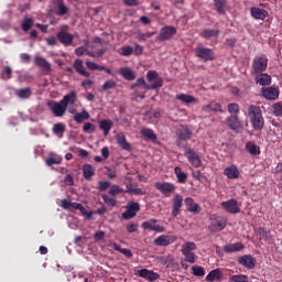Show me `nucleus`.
<instances>
[{
  "instance_id": "nucleus-1",
  "label": "nucleus",
  "mask_w": 282,
  "mask_h": 282,
  "mask_svg": "<svg viewBox=\"0 0 282 282\" xmlns=\"http://www.w3.org/2000/svg\"><path fill=\"white\" fill-rule=\"evenodd\" d=\"M75 104L76 91H70L66 94L59 101L48 100L47 107L55 118H63L65 116V111H67V107Z\"/></svg>"
},
{
  "instance_id": "nucleus-2",
  "label": "nucleus",
  "mask_w": 282,
  "mask_h": 282,
  "mask_svg": "<svg viewBox=\"0 0 282 282\" xmlns=\"http://www.w3.org/2000/svg\"><path fill=\"white\" fill-rule=\"evenodd\" d=\"M147 80L151 83V85H148ZM147 80L144 78H138L134 87H144V89H159L164 85V79L158 75L155 70H149L147 73Z\"/></svg>"
},
{
  "instance_id": "nucleus-3",
  "label": "nucleus",
  "mask_w": 282,
  "mask_h": 282,
  "mask_svg": "<svg viewBox=\"0 0 282 282\" xmlns=\"http://www.w3.org/2000/svg\"><path fill=\"white\" fill-rule=\"evenodd\" d=\"M248 117L256 131L263 129V124H265V121L263 120V113L261 112L260 107L254 105L249 106Z\"/></svg>"
},
{
  "instance_id": "nucleus-4",
  "label": "nucleus",
  "mask_w": 282,
  "mask_h": 282,
  "mask_svg": "<svg viewBox=\"0 0 282 282\" xmlns=\"http://www.w3.org/2000/svg\"><path fill=\"white\" fill-rule=\"evenodd\" d=\"M268 69V57L257 56L252 61L251 65V76H257L258 74H263Z\"/></svg>"
},
{
  "instance_id": "nucleus-5",
  "label": "nucleus",
  "mask_w": 282,
  "mask_h": 282,
  "mask_svg": "<svg viewBox=\"0 0 282 282\" xmlns=\"http://www.w3.org/2000/svg\"><path fill=\"white\" fill-rule=\"evenodd\" d=\"M209 220L212 224L209 225L210 232H220L226 228V224H228V219L224 216H217V214H212L209 216Z\"/></svg>"
},
{
  "instance_id": "nucleus-6",
  "label": "nucleus",
  "mask_w": 282,
  "mask_h": 282,
  "mask_svg": "<svg viewBox=\"0 0 282 282\" xmlns=\"http://www.w3.org/2000/svg\"><path fill=\"white\" fill-rule=\"evenodd\" d=\"M195 56L196 58H199L200 61H204L205 63L208 61L215 59V53L210 48H206L204 46H197L195 50Z\"/></svg>"
},
{
  "instance_id": "nucleus-7",
  "label": "nucleus",
  "mask_w": 282,
  "mask_h": 282,
  "mask_svg": "<svg viewBox=\"0 0 282 282\" xmlns=\"http://www.w3.org/2000/svg\"><path fill=\"white\" fill-rule=\"evenodd\" d=\"M177 34V29L175 26L166 25L163 26L160 31V34L156 36V41L164 42L171 41L173 36Z\"/></svg>"
},
{
  "instance_id": "nucleus-8",
  "label": "nucleus",
  "mask_w": 282,
  "mask_h": 282,
  "mask_svg": "<svg viewBox=\"0 0 282 282\" xmlns=\"http://www.w3.org/2000/svg\"><path fill=\"white\" fill-rule=\"evenodd\" d=\"M184 151L192 166H194L195 169H199V166H202V158H199V154H197V152H195L191 148H185Z\"/></svg>"
},
{
  "instance_id": "nucleus-9",
  "label": "nucleus",
  "mask_w": 282,
  "mask_h": 282,
  "mask_svg": "<svg viewBox=\"0 0 282 282\" xmlns=\"http://www.w3.org/2000/svg\"><path fill=\"white\" fill-rule=\"evenodd\" d=\"M65 30H67V26H63L62 31L57 33V41H59V43L65 47H69V45L74 43V35L66 32Z\"/></svg>"
},
{
  "instance_id": "nucleus-10",
  "label": "nucleus",
  "mask_w": 282,
  "mask_h": 282,
  "mask_svg": "<svg viewBox=\"0 0 282 282\" xmlns=\"http://www.w3.org/2000/svg\"><path fill=\"white\" fill-rule=\"evenodd\" d=\"M138 210H140V204L130 202L127 206L126 212L122 213V218L123 219H133L135 215L138 214Z\"/></svg>"
},
{
  "instance_id": "nucleus-11",
  "label": "nucleus",
  "mask_w": 282,
  "mask_h": 282,
  "mask_svg": "<svg viewBox=\"0 0 282 282\" xmlns=\"http://www.w3.org/2000/svg\"><path fill=\"white\" fill-rule=\"evenodd\" d=\"M155 224H158V219L151 218L150 220L143 221L141 228L143 230H153L154 232H164L166 230L163 226Z\"/></svg>"
},
{
  "instance_id": "nucleus-12",
  "label": "nucleus",
  "mask_w": 282,
  "mask_h": 282,
  "mask_svg": "<svg viewBox=\"0 0 282 282\" xmlns=\"http://www.w3.org/2000/svg\"><path fill=\"white\" fill-rule=\"evenodd\" d=\"M177 238L175 236L161 235L154 239V246L166 247L171 246V243H175Z\"/></svg>"
},
{
  "instance_id": "nucleus-13",
  "label": "nucleus",
  "mask_w": 282,
  "mask_h": 282,
  "mask_svg": "<svg viewBox=\"0 0 282 282\" xmlns=\"http://www.w3.org/2000/svg\"><path fill=\"white\" fill-rule=\"evenodd\" d=\"M223 208L227 210V213H231L232 215H236L237 213H241V208H239V205L237 203V199H229L221 203Z\"/></svg>"
},
{
  "instance_id": "nucleus-14",
  "label": "nucleus",
  "mask_w": 282,
  "mask_h": 282,
  "mask_svg": "<svg viewBox=\"0 0 282 282\" xmlns=\"http://www.w3.org/2000/svg\"><path fill=\"white\" fill-rule=\"evenodd\" d=\"M155 188L162 193V195H171V193H175V184L164 182V183H155Z\"/></svg>"
},
{
  "instance_id": "nucleus-15",
  "label": "nucleus",
  "mask_w": 282,
  "mask_h": 282,
  "mask_svg": "<svg viewBox=\"0 0 282 282\" xmlns=\"http://www.w3.org/2000/svg\"><path fill=\"white\" fill-rule=\"evenodd\" d=\"M184 204V197L180 194H175L173 197V205H172V216L177 217L180 215V210H182V206Z\"/></svg>"
},
{
  "instance_id": "nucleus-16",
  "label": "nucleus",
  "mask_w": 282,
  "mask_h": 282,
  "mask_svg": "<svg viewBox=\"0 0 282 282\" xmlns=\"http://www.w3.org/2000/svg\"><path fill=\"white\" fill-rule=\"evenodd\" d=\"M202 111L205 113H221L224 112V109H221V105L219 102L210 101L202 107Z\"/></svg>"
},
{
  "instance_id": "nucleus-17",
  "label": "nucleus",
  "mask_w": 282,
  "mask_h": 282,
  "mask_svg": "<svg viewBox=\"0 0 282 282\" xmlns=\"http://www.w3.org/2000/svg\"><path fill=\"white\" fill-rule=\"evenodd\" d=\"M176 135H177L178 140L186 141V140H191V138H193V132L186 126H178L176 129Z\"/></svg>"
},
{
  "instance_id": "nucleus-18",
  "label": "nucleus",
  "mask_w": 282,
  "mask_h": 282,
  "mask_svg": "<svg viewBox=\"0 0 282 282\" xmlns=\"http://www.w3.org/2000/svg\"><path fill=\"white\" fill-rule=\"evenodd\" d=\"M238 263L240 265H243V268H247L248 270H252L257 263L254 258L252 256H241L238 258Z\"/></svg>"
},
{
  "instance_id": "nucleus-19",
  "label": "nucleus",
  "mask_w": 282,
  "mask_h": 282,
  "mask_svg": "<svg viewBox=\"0 0 282 282\" xmlns=\"http://www.w3.org/2000/svg\"><path fill=\"white\" fill-rule=\"evenodd\" d=\"M245 249L246 246L241 242L228 243L223 247L224 252H227V254H230L232 252H241V250Z\"/></svg>"
},
{
  "instance_id": "nucleus-20",
  "label": "nucleus",
  "mask_w": 282,
  "mask_h": 282,
  "mask_svg": "<svg viewBox=\"0 0 282 282\" xmlns=\"http://www.w3.org/2000/svg\"><path fill=\"white\" fill-rule=\"evenodd\" d=\"M262 97L267 100H276L279 98V90L274 87L262 88Z\"/></svg>"
},
{
  "instance_id": "nucleus-21",
  "label": "nucleus",
  "mask_w": 282,
  "mask_h": 282,
  "mask_svg": "<svg viewBox=\"0 0 282 282\" xmlns=\"http://www.w3.org/2000/svg\"><path fill=\"white\" fill-rule=\"evenodd\" d=\"M254 80L257 85H261L262 87H267L272 84V77L265 73L256 75Z\"/></svg>"
},
{
  "instance_id": "nucleus-22",
  "label": "nucleus",
  "mask_w": 282,
  "mask_h": 282,
  "mask_svg": "<svg viewBox=\"0 0 282 282\" xmlns=\"http://www.w3.org/2000/svg\"><path fill=\"white\" fill-rule=\"evenodd\" d=\"M116 140L123 151H131V143L127 141V137H124V133L118 132L116 134Z\"/></svg>"
},
{
  "instance_id": "nucleus-23",
  "label": "nucleus",
  "mask_w": 282,
  "mask_h": 282,
  "mask_svg": "<svg viewBox=\"0 0 282 282\" xmlns=\"http://www.w3.org/2000/svg\"><path fill=\"white\" fill-rule=\"evenodd\" d=\"M227 126L229 129L232 131H239L241 129L242 124L241 121L239 120V117L237 116H230L226 119Z\"/></svg>"
},
{
  "instance_id": "nucleus-24",
  "label": "nucleus",
  "mask_w": 282,
  "mask_h": 282,
  "mask_svg": "<svg viewBox=\"0 0 282 282\" xmlns=\"http://www.w3.org/2000/svg\"><path fill=\"white\" fill-rule=\"evenodd\" d=\"M250 14L253 19L263 21L265 20V17H268V11L258 7H252L250 9Z\"/></svg>"
},
{
  "instance_id": "nucleus-25",
  "label": "nucleus",
  "mask_w": 282,
  "mask_h": 282,
  "mask_svg": "<svg viewBox=\"0 0 282 282\" xmlns=\"http://www.w3.org/2000/svg\"><path fill=\"white\" fill-rule=\"evenodd\" d=\"M185 205L188 213H202V206L199 204L195 203V200L191 197L185 198Z\"/></svg>"
},
{
  "instance_id": "nucleus-26",
  "label": "nucleus",
  "mask_w": 282,
  "mask_h": 282,
  "mask_svg": "<svg viewBox=\"0 0 282 282\" xmlns=\"http://www.w3.org/2000/svg\"><path fill=\"white\" fill-rule=\"evenodd\" d=\"M126 193H129V195H147V192L142 188H131V177H126Z\"/></svg>"
},
{
  "instance_id": "nucleus-27",
  "label": "nucleus",
  "mask_w": 282,
  "mask_h": 282,
  "mask_svg": "<svg viewBox=\"0 0 282 282\" xmlns=\"http://www.w3.org/2000/svg\"><path fill=\"white\" fill-rule=\"evenodd\" d=\"M224 175H226L228 180H237V177H239V169L236 165H230L224 170Z\"/></svg>"
},
{
  "instance_id": "nucleus-28",
  "label": "nucleus",
  "mask_w": 282,
  "mask_h": 282,
  "mask_svg": "<svg viewBox=\"0 0 282 282\" xmlns=\"http://www.w3.org/2000/svg\"><path fill=\"white\" fill-rule=\"evenodd\" d=\"M34 62L37 67H42V69L46 70L47 74L52 72V64H50L44 57L35 56Z\"/></svg>"
},
{
  "instance_id": "nucleus-29",
  "label": "nucleus",
  "mask_w": 282,
  "mask_h": 282,
  "mask_svg": "<svg viewBox=\"0 0 282 282\" xmlns=\"http://www.w3.org/2000/svg\"><path fill=\"white\" fill-rule=\"evenodd\" d=\"M138 274L142 279H148V281H158V279L160 276V275H158V273H155L153 271H149L147 269L139 270Z\"/></svg>"
},
{
  "instance_id": "nucleus-30",
  "label": "nucleus",
  "mask_w": 282,
  "mask_h": 282,
  "mask_svg": "<svg viewBox=\"0 0 282 282\" xmlns=\"http://www.w3.org/2000/svg\"><path fill=\"white\" fill-rule=\"evenodd\" d=\"M73 67L77 72V74H80V76H85V78H89V73L85 70L83 59H76L73 64Z\"/></svg>"
},
{
  "instance_id": "nucleus-31",
  "label": "nucleus",
  "mask_w": 282,
  "mask_h": 282,
  "mask_svg": "<svg viewBox=\"0 0 282 282\" xmlns=\"http://www.w3.org/2000/svg\"><path fill=\"white\" fill-rule=\"evenodd\" d=\"M119 74L124 78V80H135V73H133L129 67H121L119 69Z\"/></svg>"
},
{
  "instance_id": "nucleus-32",
  "label": "nucleus",
  "mask_w": 282,
  "mask_h": 282,
  "mask_svg": "<svg viewBox=\"0 0 282 282\" xmlns=\"http://www.w3.org/2000/svg\"><path fill=\"white\" fill-rule=\"evenodd\" d=\"M174 173L176 175L178 184H186V181L188 180V175H186V173H184V171H182V167L176 166L174 169Z\"/></svg>"
},
{
  "instance_id": "nucleus-33",
  "label": "nucleus",
  "mask_w": 282,
  "mask_h": 282,
  "mask_svg": "<svg viewBox=\"0 0 282 282\" xmlns=\"http://www.w3.org/2000/svg\"><path fill=\"white\" fill-rule=\"evenodd\" d=\"M224 276V274L221 273V270L219 269H215V270H212L207 276H206V281H220V279Z\"/></svg>"
},
{
  "instance_id": "nucleus-34",
  "label": "nucleus",
  "mask_w": 282,
  "mask_h": 282,
  "mask_svg": "<svg viewBox=\"0 0 282 282\" xmlns=\"http://www.w3.org/2000/svg\"><path fill=\"white\" fill-rule=\"evenodd\" d=\"M200 36L203 39H216V36H219V30H215V29H205L203 30V32L200 33Z\"/></svg>"
},
{
  "instance_id": "nucleus-35",
  "label": "nucleus",
  "mask_w": 282,
  "mask_h": 282,
  "mask_svg": "<svg viewBox=\"0 0 282 282\" xmlns=\"http://www.w3.org/2000/svg\"><path fill=\"white\" fill-rule=\"evenodd\" d=\"M96 174V170L94 169V166H91V164H85L83 166V175L85 180H91L93 175Z\"/></svg>"
},
{
  "instance_id": "nucleus-36",
  "label": "nucleus",
  "mask_w": 282,
  "mask_h": 282,
  "mask_svg": "<svg viewBox=\"0 0 282 282\" xmlns=\"http://www.w3.org/2000/svg\"><path fill=\"white\" fill-rule=\"evenodd\" d=\"M73 118L77 124H80L85 122V120H89V112L87 110H83L82 112L75 113Z\"/></svg>"
},
{
  "instance_id": "nucleus-37",
  "label": "nucleus",
  "mask_w": 282,
  "mask_h": 282,
  "mask_svg": "<svg viewBox=\"0 0 282 282\" xmlns=\"http://www.w3.org/2000/svg\"><path fill=\"white\" fill-rule=\"evenodd\" d=\"M110 248H113L117 250V252H121V254H124L128 259H131L133 257V253L131 252V249H122L118 243L111 242Z\"/></svg>"
},
{
  "instance_id": "nucleus-38",
  "label": "nucleus",
  "mask_w": 282,
  "mask_h": 282,
  "mask_svg": "<svg viewBox=\"0 0 282 282\" xmlns=\"http://www.w3.org/2000/svg\"><path fill=\"white\" fill-rule=\"evenodd\" d=\"M256 232L263 239L264 241H272V235L270 234V230L265 228H258L256 229Z\"/></svg>"
},
{
  "instance_id": "nucleus-39",
  "label": "nucleus",
  "mask_w": 282,
  "mask_h": 282,
  "mask_svg": "<svg viewBox=\"0 0 282 282\" xmlns=\"http://www.w3.org/2000/svg\"><path fill=\"white\" fill-rule=\"evenodd\" d=\"M15 96L18 98H21L22 100H25L32 96V89L31 88H21L15 91Z\"/></svg>"
},
{
  "instance_id": "nucleus-40",
  "label": "nucleus",
  "mask_w": 282,
  "mask_h": 282,
  "mask_svg": "<svg viewBox=\"0 0 282 282\" xmlns=\"http://www.w3.org/2000/svg\"><path fill=\"white\" fill-rule=\"evenodd\" d=\"M218 14H226V0H214Z\"/></svg>"
},
{
  "instance_id": "nucleus-41",
  "label": "nucleus",
  "mask_w": 282,
  "mask_h": 282,
  "mask_svg": "<svg viewBox=\"0 0 282 282\" xmlns=\"http://www.w3.org/2000/svg\"><path fill=\"white\" fill-rule=\"evenodd\" d=\"M112 122L110 120H101L99 123V129L104 131V135H109V131H111Z\"/></svg>"
},
{
  "instance_id": "nucleus-42",
  "label": "nucleus",
  "mask_w": 282,
  "mask_h": 282,
  "mask_svg": "<svg viewBox=\"0 0 282 282\" xmlns=\"http://www.w3.org/2000/svg\"><path fill=\"white\" fill-rule=\"evenodd\" d=\"M32 25H34L33 18H24L22 20L21 28H22L23 32H29L32 29Z\"/></svg>"
},
{
  "instance_id": "nucleus-43",
  "label": "nucleus",
  "mask_w": 282,
  "mask_h": 282,
  "mask_svg": "<svg viewBox=\"0 0 282 282\" xmlns=\"http://www.w3.org/2000/svg\"><path fill=\"white\" fill-rule=\"evenodd\" d=\"M193 250H197V245H195V242H185L182 247L183 254L192 253Z\"/></svg>"
},
{
  "instance_id": "nucleus-44",
  "label": "nucleus",
  "mask_w": 282,
  "mask_h": 282,
  "mask_svg": "<svg viewBox=\"0 0 282 282\" xmlns=\"http://www.w3.org/2000/svg\"><path fill=\"white\" fill-rule=\"evenodd\" d=\"M177 100L184 102L185 105H191V102H195V97L186 94H180L176 96Z\"/></svg>"
},
{
  "instance_id": "nucleus-45",
  "label": "nucleus",
  "mask_w": 282,
  "mask_h": 282,
  "mask_svg": "<svg viewBox=\"0 0 282 282\" xmlns=\"http://www.w3.org/2000/svg\"><path fill=\"white\" fill-rule=\"evenodd\" d=\"M53 133H55V135H61L62 138L63 134L65 133V123L63 122L55 123L53 126Z\"/></svg>"
},
{
  "instance_id": "nucleus-46",
  "label": "nucleus",
  "mask_w": 282,
  "mask_h": 282,
  "mask_svg": "<svg viewBox=\"0 0 282 282\" xmlns=\"http://www.w3.org/2000/svg\"><path fill=\"white\" fill-rule=\"evenodd\" d=\"M46 166H54V164H61L63 162V158L61 155H54L46 159Z\"/></svg>"
},
{
  "instance_id": "nucleus-47",
  "label": "nucleus",
  "mask_w": 282,
  "mask_h": 282,
  "mask_svg": "<svg viewBox=\"0 0 282 282\" xmlns=\"http://www.w3.org/2000/svg\"><path fill=\"white\" fill-rule=\"evenodd\" d=\"M117 83L113 79H109L101 86V91H109V89H116Z\"/></svg>"
},
{
  "instance_id": "nucleus-48",
  "label": "nucleus",
  "mask_w": 282,
  "mask_h": 282,
  "mask_svg": "<svg viewBox=\"0 0 282 282\" xmlns=\"http://www.w3.org/2000/svg\"><path fill=\"white\" fill-rule=\"evenodd\" d=\"M141 133L144 138H148V140H158V135H155V132L151 129L144 128L141 130Z\"/></svg>"
},
{
  "instance_id": "nucleus-49",
  "label": "nucleus",
  "mask_w": 282,
  "mask_h": 282,
  "mask_svg": "<svg viewBox=\"0 0 282 282\" xmlns=\"http://www.w3.org/2000/svg\"><path fill=\"white\" fill-rule=\"evenodd\" d=\"M247 151L248 153H250V155H259V153H261V151L259 150V147L254 143H248Z\"/></svg>"
},
{
  "instance_id": "nucleus-50",
  "label": "nucleus",
  "mask_w": 282,
  "mask_h": 282,
  "mask_svg": "<svg viewBox=\"0 0 282 282\" xmlns=\"http://www.w3.org/2000/svg\"><path fill=\"white\" fill-rule=\"evenodd\" d=\"M156 32L153 31V32H147V33H138L137 35V39L138 41H141V42H144L147 41L148 39H151V36H155Z\"/></svg>"
},
{
  "instance_id": "nucleus-51",
  "label": "nucleus",
  "mask_w": 282,
  "mask_h": 282,
  "mask_svg": "<svg viewBox=\"0 0 282 282\" xmlns=\"http://www.w3.org/2000/svg\"><path fill=\"white\" fill-rule=\"evenodd\" d=\"M127 191L122 189L120 186L118 185H112L109 189V195L116 196V195H120L121 193H126Z\"/></svg>"
},
{
  "instance_id": "nucleus-52",
  "label": "nucleus",
  "mask_w": 282,
  "mask_h": 282,
  "mask_svg": "<svg viewBox=\"0 0 282 282\" xmlns=\"http://www.w3.org/2000/svg\"><path fill=\"white\" fill-rule=\"evenodd\" d=\"M86 67L88 69H91L93 72H96V70L100 72V70L105 69V66H100L94 62H86Z\"/></svg>"
},
{
  "instance_id": "nucleus-53",
  "label": "nucleus",
  "mask_w": 282,
  "mask_h": 282,
  "mask_svg": "<svg viewBox=\"0 0 282 282\" xmlns=\"http://www.w3.org/2000/svg\"><path fill=\"white\" fill-rule=\"evenodd\" d=\"M57 8H58V14L61 17H63V15L67 14V12H69V9L67 8V6H65V2H63V1H59L57 3Z\"/></svg>"
},
{
  "instance_id": "nucleus-54",
  "label": "nucleus",
  "mask_w": 282,
  "mask_h": 282,
  "mask_svg": "<svg viewBox=\"0 0 282 282\" xmlns=\"http://www.w3.org/2000/svg\"><path fill=\"white\" fill-rule=\"evenodd\" d=\"M84 133H94L96 131V124L91 122H86L83 127Z\"/></svg>"
},
{
  "instance_id": "nucleus-55",
  "label": "nucleus",
  "mask_w": 282,
  "mask_h": 282,
  "mask_svg": "<svg viewBox=\"0 0 282 282\" xmlns=\"http://www.w3.org/2000/svg\"><path fill=\"white\" fill-rule=\"evenodd\" d=\"M192 272L194 276H204V274H206V271L203 267H193Z\"/></svg>"
},
{
  "instance_id": "nucleus-56",
  "label": "nucleus",
  "mask_w": 282,
  "mask_h": 282,
  "mask_svg": "<svg viewBox=\"0 0 282 282\" xmlns=\"http://www.w3.org/2000/svg\"><path fill=\"white\" fill-rule=\"evenodd\" d=\"M105 175L108 176V180H116V177H118V172L111 167H106Z\"/></svg>"
},
{
  "instance_id": "nucleus-57",
  "label": "nucleus",
  "mask_w": 282,
  "mask_h": 282,
  "mask_svg": "<svg viewBox=\"0 0 282 282\" xmlns=\"http://www.w3.org/2000/svg\"><path fill=\"white\" fill-rule=\"evenodd\" d=\"M102 199L105 202V204H107V206H116V204H118V202L115 198L109 197V195H102Z\"/></svg>"
},
{
  "instance_id": "nucleus-58",
  "label": "nucleus",
  "mask_w": 282,
  "mask_h": 282,
  "mask_svg": "<svg viewBox=\"0 0 282 282\" xmlns=\"http://www.w3.org/2000/svg\"><path fill=\"white\" fill-rule=\"evenodd\" d=\"M160 261H161V263L166 265L167 263H173V261H175V260L173 259V256L166 254V256L160 257Z\"/></svg>"
},
{
  "instance_id": "nucleus-59",
  "label": "nucleus",
  "mask_w": 282,
  "mask_h": 282,
  "mask_svg": "<svg viewBox=\"0 0 282 282\" xmlns=\"http://www.w3.org/2000/svg\"><path fill=\"white\" fill-rule=\"evenodd\" d=\"M121 54L122 56H131L133 54V47L126 45L121 47Z\"/></svg>"
},
{
  "instance_id": "nucleus-60",
  "label": "nucleus",
  "mask_w": 282,
  "mask_h": 282,
  "mask_svg": "<svg viewBox=\"0 0 282 282\" xmlns=\"http://www.w3.org/2000/svg\"><path fill=\"white\" fill-rule=\"evenodd\" d=\"M273 116H276L278 118L282 116V105H273Z\"/></svg>"
},
{
  "instance_id": "nucleus-61",
  "label": "nucleus",
  "mask_w": 282,
  "mask_h": 282,
  "mask_svg": "<svg viewBox=\"0 0 282 282\" xmlns=\"http://www.w3.org/2000/svg\"><path fill=\"white\" fill-rule=\"evenodd\" d=\"M227 109L229 113H239V105L237 104H229Z\"/></svg>"
},
{
  "instance_id": "nucleus-62",
  "label": "nucleus",
  "mask_w": 282,
  "mask_h": 282,
  "mask_svg": "<svg viewBox=\"0 0 282 282\" xmlns=\"http://www.w3.org/2000/svg\"><path fill=\"white\" fill-rule=\"evenodd\" d=\"M187 263H195V253H183Z\"/></svg>"
},
{
  "instance_id": "nucleus-63",
  "label": "nucleus",
  "mask_w": 282,
  "mask_h": 282,
  "mask_svg": "<svg viewBox=\"0 0 282 282\" xmlns=\"http://www.w3.org/2000/svg\"><path fill=\"white\" fill-rule=\"evenodd\" d=\"M109 186H111V183H109L107 181L99 182V191H107V188H109Z\"/></svg>"
},
{
  "instance_id": "nucleus-64",
  "label": "nucleus",
  "mask_w": 282,
  "mask_h": 282,
  "mask_svg": "<svg viewBox=\"0 0 282 282\" xmlns=\"http://www.w3.org/2000/svg\"><path fill=\"white\" fill-rule=\"evenodd\" d=\"M45 41H46L47 45H50V46L57 45V43H58V41L54 36L46 37Z\"/></svg>"
}]
</instances>
